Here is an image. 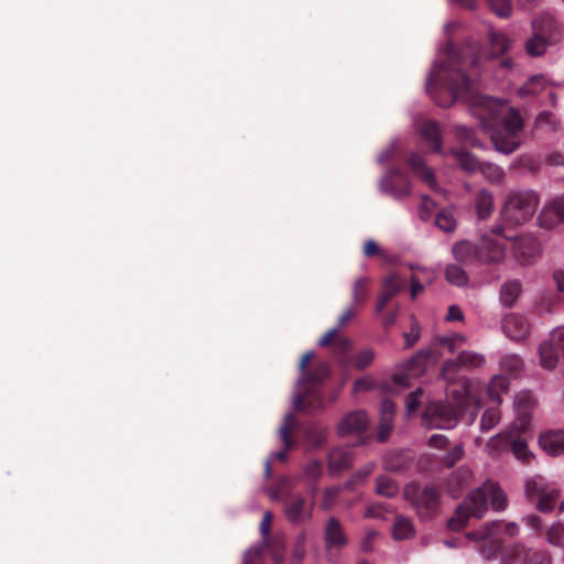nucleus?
I'll use <instances>...</instances> for the list:
<instances>
[{
    "instance_id": "aec40b11",
    "label": "nucleus",
    "mask_w": 564,
    "mask_h": 564,
    "mask_svg": "<svg viewBox=\"0 0 564 564\" xmlns=\"http://www.w3.org/2000/svg\"><path fill=\"white\" fill-rule=\"evenodd\" d=\"M532 33L544 37L551 43L558 41L561 32L556 20L549 13H543L535 18L532 23Z\"/></svg>"
},
{
    "instance_id": "4468645a",
    "label": "nucleus",
    "mask_w": 564,
    "mask_h": 564,
    "mask_svg": "<svg viewBox=\"0 0 564 564\" xmlns=\"http://www.w3.org/2000/svg\"><path fill=\"white\" fill-rule=\"evenodd\" d=\"M485 364V357L475 351L463 350L456 359L446 360L442 367V377L445 380L451 379V373L459 368L474 369L481 367Z\"/></svg>"
},
{
    "instance_id": "e2e57ef3",
    "label": "nucleus",
    "mask_w": 564,
    "mask_h": 564,
    "mask_svg": "<svg viewBox=\"0 0 564 564\" xmlns=\"http://www.w3.org/2000/svg\"><path fill=\"white\" fill-rule=\"evenodd\" d=\"M422 394L423 390L419 388L408 395V398L405 399V408L408 415L413 414L420 408V398L422 397Z\"/></svg>"
},
{
    "instance_id": "c756f323",
    "label": "nucleus",
    "mask_w": 564,
    "mask_h": 564,
    "mask_svg": "<svg viewBox=\"0 0 564 564\" xmlns=\"http://www.w3.org/2000/svg\"><path fill=\"white\" fill-rule=\"evenodd\" d=\"M293 432V416L291 414L284 417L283 424L280 427V437L284 444V448L275 453V458L280 462L288 459L289 449L293 448L295 442L292 437Z\"/></svg>"
},
{
    "instance_id": "5fc2aeb1",
    "label": "nucleus",
    "mask_w": 564,
    "mask_h": 564,
    "mask_svg": "<svg viewBox=\"0 0 564 564\" xmlns=\"http://www.w3.org/2000/svg\"><path fill=\"white\" fill-rule=\"evenodd\" d=\"M307 441L314 447H319L326 442V430L319 425H312L307 430Z\"/></svg>"
},
{
    "instance_id": "6e6d98bb",
    "label": "nucleus",
    "mask_w": 564,
    "mask_h": 564,
    "mask_svg": "<svg viewBox=\"0 0 564 564\" xmlns=\"http://www.w3.org/2000/svg\"><path fill=\"white\" fill-rule=\"evenodd\" d=\"M435 225L445 232H451L456 227V221L452 215V213L442 210L437 213L435 218Z\"/></svg>"
},
{
    "instance_id": "69168bd1",
    "label": "nucleus",
    "mask_w": 564,
    "mask_h": 564,
    "mask_svg": "<svg viewBox=\"0 0 564 564\" xmlns=\"http://www.w3.org/2000/svg\"><path fill=\"white\" fill-rule=\"evenodd\" d=\"M241 564H264L262 549L261 547L249 549L243 554Z\"/></svg>"
},
{
    "instance_id": "de8ad7c7",
    "label": "nucleus",
    "mask_w": 564,
    "mask_h": 564,
    "mask_svg": "<svg viewBox=\"0 0 564 564\" xmlns=\"http://www.w3.org/2000/svg\"><path fill=\"white\" fill-rule=\"evenodd\" d=\"M323 473V465L321 460L313 459L308 462L303 468V478L307 481L316 482Z\"/></svg>"
},
{
    "instance_id": "6e6552de",
    "label": "nucleus",
    "mask_w": 564,
    "mask_h": 564,
    "mask_svg": "<svg viewBox=\"0 0 564 564\" xmlns=\"http://www.w3.org/2000/svg\"><path fill=\"white\" fill-rule=\"evenodd\" d=\"M539 200L532 191L513 192L508 195L501 212V218L506 226H520L534 215Z\"/></svg>"
},
{
    "instance_id": "72a5a7b5",
    "label": "nucleus",
    "mask_w": 564,
    "mask_h": 564,
    "mask_svg": "<svg viewBox=\"0 0 564 564\" xmlns=\"http://www.w3.org/2000/svg\"><path fill=\"white\" fill-rule=\"evenodd\" d=\"M415 530L410 518L398 516L394 519L392 535L394 540L402 541L414 535Z\"/></svg>"
},
{
    "instance_id": "58836bf2",
    "label": "nucleus",
    "mask_w": 564,
    "mask_h": 564,
    "mask_svg": "<svg viewBox=\"0 0 564 564\" xmlns=\"http://www.w3.org/2000/svg\"><path fill=\"white\" fill-rule=\"evenodd\" d=\"M509 390V380L505 376H495L488 386V395L499 405L500 394Z\"/></svg>"
},
{
    "instance_id": "9b49d317",
    "label": "nucleus",
    "mask_w": 564,
    "mask_h": 564,
    "mask_svg": "<svg viewBox=\"0 0 564 564\" xmlns=\"http://www.w3.org/2000/svg\"><path fill=\"white\" fill-rule=\"evenodd\" d=\"M314 501L307 502L300 494L290 495L284 500L283 511L286 520L293 524H302L311 520Z\"/></svg>"
},
{
    "instance_id": "0eeeda50",
    "label": "nucleus",
    "mask_w": 564,
    "mask_h": 564,
    "mask_svg": "<svg viewBox=\"0 0 564 564\" xmlns=\"http://www.w3.org/2000/svg\"><path fill=\"white\" fill-rule=\"evenodd\" d=\"M420 134L433 152L442 155L452 154L455 156L460 169L469 174L479 172L482 162L478 161L475 155L466 150L452 148L447 152L444 151L441 127L436 121L423 120L420 124Z\"/></svg>"
},
{
    "instance_id": "4d7b16f0",
    "label": "nucleus",
    "mask_w": 564,
    "mask_h": 564,
    "mask_svg": "<svg viewBox=\"0 0 564 564\" xmlns=\"http://www.w3.org/2000/svg\"><path fill=\"white\" fill-rule=\"evenodd\" d=\"M339 494L340 487L338 486L326 488L324 490L323 499L319 505L321 509L326 511L330 510L336 505Z\"/></svg>"
},
{
    "instance_id": "3c124183",
    "label": "nucleus",
    "mask_w": 564,
    "mask_h": 564,
    "mask_svg": "<svg viewBox=\"0 0 564 564\" xmlns=\"http://www.w3.org/2000/svg\"><path fill=\"white\" fill-rule=\"evenodd\" d=\"M510 451L518 459L522 462H528L532 456L531 452L528 448L527 442L521 437L513 438V441L511 442Z\"/></svg>"
},
{
    "instance_id": "a19ab883",
    "label": "nucleus",
    "mask_w": 564,
    "mask_h": 564,
    "mask_svg": "<svg viewBox=\"0 0 564 564\" xmlns=\"http://www.w3.org/2000/svg\"><path fill=\"white\" fill-rule=\"evenodd\" d=\"M306 555V533L300 532L292 545L291 550V564H302Z\"/></svg>"
},
{
    "instance_id": "0e129e2a",
    "label": "nucleus",
    "mask_w": 564,
    "mask_h": 564,
    "mask_svg": "<svg viewBox=\"0 0 564 564\" xmlns=\"http://www.w3.org/2000/svg\"><path fill=\"white\" fill-rule=\"evenodd\" d=\"M538 126H550L553 130H556L560 126L557 117L551 111H542L535 119Z\"/></svg>"
},
{
    "instance_id": "412c9836",
    "label": "nucleus",
    "mask_w": 564,
    "mask_h": 564,
    "mask_svg": "<svg viewBox=\"0 0 564 564\" xmlns=\"http://www.w3.org/2000/svg\"><path fill=\"white\" fill-rule=\"evenodd\" d=\"M368 425L369 419L365 411H352L338 424V434L341 436L361 434L367 430Z\"/></svg>"
},
{
    "instance_id": "20e7f679",
    "label": "nucleus",
    "mask_w": 564,
    "mask_h": 564,
    "mask_svg": "<svg viewBox=\"0 0 564 564\" xmlns=\"http://www.w3.org/2000/svg\"><path fill=\"white\" fill-rule=\"evenodd\" d=\"M455 260L462 264L498 263L503 260L506 248L490 235H482L479 242L474 245L467 240L456 242L452 249Z\"/></svg>"
},
{
    "instance_id": "79ce46f5",
    "label": "nucleus",
    "mask_w": 564,
    "mask_h": 564,
    "mask_svg": "<svg viewBox=\"0 0 564 564\" xmlns=\"http://www.w3.org/2000/svg\"><path fill=\"white\" fill-rule=\"evenodd\" d=\"M552 43L540 35L532 33V36L525 42V52L530 56H541L545 53L549 45Z\"/></svg>"
},
{
    "instance_id": "f8f14e48",
    "label": "nucleus",
    "mask_w": 564,
    "mask_h": 564,
    "mask_svg": "<svg viewBox=\"0 0 564 564\" xmlns=\"http://www.w3.org/2000/svg\"><path fill=\"white\" fill-rule=\"evenodd\" d=\"M380 185L382 191L398 198L405 197L411 192L410 180L399 167L389 169L382 177Z\"/></svg>"
},
{
    "instance_id": "4be33fe9",
    "label": "nucleus",
    "mask_w": 564,
    "mask_h": 564,
    "mask_svg": "<svg viewBox=\"0 0 564 564\" xmlns=\"http://www.w3.org/2000/svg\"><path fill=\"white\" fill-rule=\"evenodd\" d=\"M474 480V474L470 468L460 466L447 479L446 488L453 498H458L462 492L468 488Z\"/></svg>"
},
{
    "instance_id": "473e14b6",
    "label": "nucleus",
    "mask_w": 564,
    "mask_h": 564,
    "mask_svg": "<svg viewBox=\"0 0 564 564\" xmlns=\"http://www.w3.org/2000/svg\"><path fill=\"white\" fill-rule=\"evenodd\" d=\"M476 212L479 219H486L494 210V196L487 189H480L475 198Z\"/></svg>"
},
{
    "instance_id": "c85d7f7f",
    "label": "nucleus",
    "mask_w": 564,
    "mask_h": 564,
    "mask_svg": "<svg viewBox=\"0 0 564 564\" xmlns=\"http://www.w3.org/2000/svg\"><path fill=\"white\" fill-rule=\"evenodd\" d=\"M412 457L409 452L391 451L383 457V466L387 470L399 473L410 468Z\"/></svg>"
},
{
    "instance_id": "ddd939ff",
    "label": "nucleus",
    "mask_w": 564,
    "mask_h": 564,
    "mask_svg": "<svg viewBox=\"0 0 564 564\" xmlns=\"http://www.w3.org/2000/svg\"><path fill=\"white\" fill-rule=\"evenodd\" d=\"M500 527V522H490L484 524L478 532L480 540L479 551L486 558L496 556L501 550L502 542L498 536Z\"/></svg>"
},
{
    "instance_id": "13d9d810",
    "label": "nucleus",
    "mask_w": 564,
    "mask_h": 564,
    "mask_svg": "<svg viewBox=\"0 0 564 564\" xmlns=\"http://www.w3.org/2000/svg\"><path fill=\"white\" fill-rule=\"evenodd\" d=\"M375 359V351L370 348L364 349L354 356V366L357 370H364L371 365Z\"/></svg>"
},
{
    "instance_id": "423d86ee",
    "label": "nucleus",
    "mask_w": 564,
    "mask_h": 564,
    "mask_svg": "<svg viewBox=\"0 0 564 564\" xmlns=\"http://www.w3.org/2000/svg\"><path fill=\"white\" fill-rule=\"evenodd\" d=\"M403 496L422 521L433 519L441 510V490L435 485L410 482L404 487Z\"/></svg>"
},
{
    "instance_id": "f257e3e1",
    "label": "nucleus",
    "mask_w": 564,
    "mask_h": 564,
    "mask_svg": "<svg viewBox=\"0 0 564 564\" xmlns=\"http://www.w3.org/2000/svg\"><path fill=\"white\" fill-rule=\"evenodd\" d=\"M446 61L435 64L426 83V90L443 108L464 99L470 105L471 113L478 118L481 128L490 133L495 149L512 153L519 147V132L523 122L519 112L509 109L500 99L479 95L475 82L479 76V59L470 47L457 48L453 43L445 47Z\"/></svg>"
},
{
    "instance_id": "9d476101",
    "label": "nucleus",
    "mask_w": 564,
    "mask_h": 564,
    "mask_svg": "<svg viewBox=\"0 0 564 564\" xmlns=\"http://www.w3.org/2000/svg\"><path fill=\"white\" fill-rule=\"evenodd\" d=\"M464 413L452 403L434 402L425 408L423 423L427 429H452Z\"/></svg>"
},
{
    "instance_id": "f3484780",
    "label": "nucleus",
    "mask_w": 564,
    "mask_h": 564,
    "mask_svg": "<svg viewBox=\"0 0 564 564\" xmlns=\"http://www.w3.org/2000/svg\"><path fill=\"white\" fill-rule=\"evenodd\" d=\"M406 286V278L397 272L390 273L382 282V291L377 301V313H381L389 301Z\"/></svg>"
},
{
    "instance_id": "a878e982",
    "label": "nucleus",
    "mask_w": 564,
    "mask_h": 564,
    "mask_svg": "<svg viewBox=\"0 0 564 564\" xmlns=\"http://www.w3.org/2000/svg\"><path fill=\"white\" fill-rule=\"evenodd\" d=\"M408 164L413 171V173L417 177H420L424 183H426L431 189L435 191L437 188L435 174L432 169L426 166L422 155L417 153H411L408 159Z\"/></svg>"
},
{
    "instance_id": "a18cd8bd",
    "label": "nucleus",
    "mask_w": 564,
    "mask_h": 564,
    "mask_svg": "<svg viewBox=\"0 0 564 564\" xmlns=\"http://www.w3.org/2000/svg\"><path fill=\"white\" fill-rule=\"evenodd\" d=\"M445 276L449 283L456 286H464L468 282V276L465 270L456 264H448L446 267Z\"/></svg>"
},
{
    "instance_id": "ea45409f",
    "label": "nucleus",
    "mask_w": 564,
    "mask_h": 564,
    "mask_svg": "<svg viewBox=\"0 0 564 564\" xmlns=\"http://www.w3.org/2000/svg\"><path fill=\"white\" fill-rule=\"evenodd\" d=\"M465 455L463 444H455L444 455L436 458V460L446 468L455 466Z\"/></svg>"
},
{
    "instance_id": "864d4df0",
    "label": "nucleus",
    "mask_w": 564,
    "mask_h": 564,
    "mask_svg": "<svg viewBox=\"0 0 564 564\" xmlns=\"http://www.w3.org/2000/svg\"><path fill=\"white\" fill-rule=\"evenodd\" d=\"M491 10L499 17L508 19L512 14V3L510 0H488Z\"/></svg>"
},
{
    "instance_id": "2eb2a0df",
    "label": "nucleus",
    "mask_w": 564,
    "mask_h": 564,
    "mask_svg": "<svg viewBox=\"0 0 564 564\" xmlns=\"http://www.w3.org/2000/svg\"><path fill=\"white\" fill-rule=\"evenodd\" d=\"M446 381L448 382L447 395L451 399L448 403H452L454 406L465 412L474 401L468 379L462 377L457 381H453L451 377V379Z\"/></svg>"
},
{
    "instance_id": "7ed1b4c3",
    "label": "nucleus",
    "mask_w": 564,
    "mask_h": 564,
    "mask_svg": "<svg viewBox=\"0 0 564 564\" xmlns=\"http://www.w3.org/2000/svg\"><path fill=\"white\" fill-rule=\"evenodd\" d=\"M465 343V336L462 334H454L452 336H443L435 338L433 347L429 350H422L413 356L405 365L403 373H395L392 377V382H384L381 389L386 393H397L400 389L409 386L410 378L419 377L426 368L430 358L442 355L444 350L449 354L456 351Z\"/></svg>"
},
{
    "instance_id": "7c9ffc66",
    "label": "nucleus",
    "mask_w": 564,
    "mask_h": 564,
    "mask_svg": "<svg viewBox=\"0 0 564 564\" xmlns=\"http://www.w3.org/2000/svg\"><path fill=\"white\" fill-rule=\"evenodd\" d=\"M412 274L410 276V293L412 300H415L419 294L424 290V283H431L434 279V274L425 269L411 267Z\"/></svg>"
},
{
    "instance_id": "dca6fc26",
    "label": "nucleus",
    "mask_w": 564,
    "mask_h": 564,
    "mask_svg": "<svg viewBox=\"0 0 564 564\" xmlns=\"http://www.w3.org/2000/svg\"><path fill=\"white\" fill-rule=\"evenodd\" d=\"M348 536L336 517H329L324 525V545L327 551L341 550L348 545Z\"/></svg>"
},
{
    "instance_id": "c9c22d12",
    "label": "nucleus",
    "mask_w": 564,
    "mask_h": 564,
    "mask_svg": "<svg viewBox=\"0 0 564 564\" xmlns=\"http://www.w3.org/2000/svg\"><path fill=\"white\" fill-rule=\"evenodd\" d=\"M546 78L543 75L531 76L518 90L521 97L535 96L546 87Z\"/></svg>"
},
{
    "instance_id": "603ef678",
    "label": "nucleus",
    "mask_w": 564,
    "mask_h": 564,
    "mask_svg": "<svg viewBox=\"0 0 564 564\" xmlns=\"http://www.w3.org/2000/svg\"><path fill=\"white\" fill-rule=\"evenodd\" d=\"M479 172L486 180L492 183H497L503 178V171L492 163L482 162Z\"/></svg>"
},
{
    "instance_id": "1a4fd4ad",
    "label": "nucleus",
    "mask_w": 564,
    "mask_h": 564,
    "mask_svg": "<svg viewBox=\"0 0 564 564\" xmlns=\"http://www.w3.org/2000/svg\"><path fill=\"white\" fill-rule=\"evenodd\" d=\"M525 495L529 501L536 503L540 512H551L558 503V490L550 486L545 478L533 477L525 482Z\"/></svg>"
},
{
    "instance_id": "09e8293b",
    "label": "nucleus",
    "mask_w": 564,
    "mask_h": 564,
    "mask_svg": "<svg viewBox=\"0 0 564 564\" xmlns=\"http://www.w3.org/2000/svg\"><path fill=\"white\" fill-rule=\"evenodd\" d=\"M513 438L511 434H498L489 440L487 446L494 452L508 451Z\"/></svg>"
},
{
    "instance_id": "774afa93",
    "label": "nucleus",
    "mask_w": 564,
    "mask_h": 564,
    "mask_svg": "<svg viewBox=\"0 0 564 564\" xmlns=\"http://www.w3.org/2000/svg\"><path fill=\"white\" fill-rule=\"evenodd\" d=\"M549 341L554 344L557 348L561 349L562 354L564 355V327L555 328L549 338Z\"/></svg>"
},
{
    "instance_id": "c03bdc74",
    "label": "nucleus",
    "mask_w": 564,
    "mask_h": 564,
    "mask_svg": "<svg viewBox=\"0 0 564 564\" xmlns=\"http://www.w3.org/2000/svg\"><path fill=\"white\" fill-rule=\"evenodd\" d=\"M369 283L368 278H359L352 285V301L356 305H364L369 295Z\"/></svg>"
},
{
    "instance_id": "052dcab7",
    "label": "nucleus",
    "mask_w": 564,
    "mask_h": 564,
    "mask_svg": "<svg viewBox=\"0 0 564 564\" xmlns=\"http://www.w3.org/2000/svg\"><path fill=\"white\" fill-rule=\"evenodd\" d=\"M547 541L558 547L564 546V525L554 524L547 531Z\"/></svg>"
},
{
    "instance_id": "680f3d73",
    "label": "nucleus",
    "mask_w": 564,
    "mask_h": 564,
    "mask_svg": "<svg viewBox=\"0 0 564 564\" xmlns=\"http://www.w3.org/2000/svg\"><path fill=\"white\" fill-rule=\"evenodd\" d=\"M525 564H552V558L546 551L528 549V560Z\"/></svg>"
},
{
    "instance_id": "8fccbe9b",
    "label": "nucleus",
    "mask_w": 564,
    "mask_h": 564,
    "mask_svg": "<svg viewBox=\"0 0 564 564\" xmlns=\"http://www.w3.org/2000/svg\"><path fill=\"white\" fill-rule=\"evenodd\" d=\"M455 135L458 140L475 148H480L479 140L475 137V131L466 126H456Z\"/></svg>"
},
{
    "instance_id": "393cba45",
    "label": "nucleus",
    "mask_w": 564,
    "mask_h": 564,
    "mask_svg": "<svg viewBox=\"0 0 564 564\" xmlns=\"http://www.w3.org/2000/svg\"><path fill=\"white\" fill-rule=\"evenodd\" d=\"M395 413V404L389 399H384L380 405V421L377 438L379 442H386L392 431V421Z\"/></svg>"
},
{
    "instance_id": "5701e85b",
    "label": "nucleus",
    "mask_w": 564,
    "mask_h": 564,
    "mask_svg": "<svg viewBox=\"0 0 564 564\" xmlns=\"http://www.w3.org/2000/svg\"><path fill=\"white\" fill-rule=\"evenodd\" d=\"M322 347L333 346L334 355L339 362H345V355L351 347V341L346 337L338 336V328H332L318 340Z\"/></svg>"
},
{
    "instance_id": "37998d69",
    "label": "nucleus",
    "mask_w": 564,
    "mask_h": 564,
    "mask_svg": "<svg viewBox=\"0 0 564 564\" xmlns=\"http://www.w3.org/2000/svg\"><path fill=\"white\" fill-rule=\"evenodd\" d=\"M399 486L395 480L387 476H380L376 479V491L386 498H392L398 494Z\"/></svg>"
},
{
    "instance_id": "cd10ccee",
    "label": "nucleus",
    "mask_w": 564,
    "mask_h": 564,
    "mask_svg": "<svg viewBox=\"0 0 564 564\" xmlns=\"http://www.w3.org/2000/svg\"><path fill=\"white\" fill-rule=\"evenodd\" d=\"M542 449L551 456L564 453V431H551L542 434L539 440Z\"/></svg>"
},
{
    "instance_id": "6ab92c4d",
    "label": "nucleus",
    "mask_w": 564,
    "mask_h": 564,
    "mask_svg": "<svg viewBox=\"0 0 564 564\" xmlns=\"http://www.w3.org/2000/svg\"><path fill=\"white\" fill-rule=\"evenodd\" d=\"M541 227L551 229L564 223V196H560L547 204L539 215Z\"/></svg>"
},
{
    "instance_id": "bb28decb",
    "label": "nucleus",
    "mask_w": 564,
    "mask_h": 564,
    "mask_svg": "<svg viewBox=\"0 0 564 564\" xmlns=\"http://www.w3.org/2000/svg\"><path fill=\"white\" fill-rule=\"evenodd\" d=\"M352 465V452L348 447H337L328 454V468L332 474L340 473Z\"/></svg>"
},
{
    "instance_id": "4c0bfd02",
    "label": "nucleus",
    "mask_w": 564,
    "mask_h": 564,
    "mask_svg": "<svg viewBox=\"0 0 564 564\" xmlns=\"http://www.w3.org/2000/svg\"><path fill=\"white\" fill-rule=\"evenodd\" d=\"M489 41L492 54L497 56L505 55L511 46L510 37L501 32L491 31L489 33Z\"/></svg>"
},
{
    "instance_id": "338daca9",
    "label": "nucleus",
    "mask_w": 564,
    "mask_h": 564,
    "mask_svg": "<svg viewBox=\"0 0 564 564\" xmlns=\"http://www.w3.org/2000/svg\"><path fill=\"white\" fill-rule=\"evenodd\" d=\"M378 536V532L375 530H367L364 538L360 541V550L364 553H370L373 551V543L376 538Z\"/></svg>"
},
{
    "instance_id": "f704fd0d",
    "label": "nucleus",
    "mask_w": 564,
    "mask_h": 564,
    "mask_svg": "<svg viewBox=\"0 0 564 564\" xmlns=\"http://www.w3.org/2000/svg\"><path fill=\"white\" fill-rule=\"evenodd\" d=\"M528 560V549L514 544L505 549L501 556V564H525Z\"/></svg>"
},
{
    "instance_id": "a211bd4d",
    "label": "nucleus",
    "mask_w": 564,
    "mask_h": 564,
    "mask_svg": "<svg viewBox=\"0 0 564 564\" xmlns=\"http://www.w3.org/2000/svg\"><path fill=\"white\" fill-rule=\"evenodd\" d=\"M539 242L532 236H521L514 239L512 245L513 257L521 264H528L539 254Z\"/></svg>"
},
{
    "instance_id": "2f4dec72",
    "label": "nucleus",
    "mask_w": 564,
    "mask_h": 564,
    "mask_svg": "<svg viewBox=\"0 0 564 564\" xmlns=\"http://www.w3.org/2000/svg\"><path fill=\"white\" fill-rule=\"evenodd\" d=\"M560 354H562L561 349L549 340L542 343L539 347L541 365L546 369L556 367Z\"/></svg>"
},
{
    "instance_id": "b1692460",
    "label": "nucleus",
    "mask_w": 564,
    "mask_h": 564,
    "mask_svg": "<svg viewBox=\"0 0 564 564\" xmlns=\"http://www.w3.org/2000/svg\"><path fill=\"white\" fill-rule=\"evenodd\" d=\"M502 329L510 339L518 341L529 333V324L518 314H508L502 319Z\"/></svg>"
},
{
    "instance_id": "39448f33",
    "label": "nucleus",
    "mask_w": 564,
    "mask_h": 564,
    "mask_svg": "<svg viewBox=\"0 0 564 564\" xmlns=\"http://www.w3.org/2000/svg\"><path fill=\"white\" fill-rule=\"evenodd\" d=\"M330 375L327 364L317 365L299 379L302 390L294 397V408L297 411L313 412L323 408L324 401L317 389Z\"/></svg>"
},
{
    "instance_id": "bf43d9fd",
    "label": "nucleus",
    "mask_w": 564,
    "mask_h": 564,
    "mask_svg": "<svg viewBox=\"0 0 564 564\" xmlns=\"http://www.w3.org/2000/svg\"><path fill=\"white\" fill-rule=\"evenodd\" d=\"M260 547L271 552L273 564H284V547L282 545H276L271 540H264Z\"/></svg>"
},
{
    "instance_id": "f03ea898",
    "label": "nucleus",
    "mask_w": 564,
    "mask_h": 564,
    "mask_svg": "<svg viewBox=\"0 0 564 564\" xmlns=\"http://www.w3.org/2000/svg\"><path fill=\"white\" fill-rule=\"evenodd\" d=\"M489 501L495 511H503L508 507L506 492L492 480H486L468 494L448 519V529L458 532L466 528L470 517L482 518L488 511Z\"/></svg>"
},
{
    "instance_id": "e433bc0d",
    "label": "nucleus",
    "mask_w": 564,
    "mask_h": 564,
    "mask_svg": "<svg viewBox=\"0 0 564 564\" xmlns=\"http://www.w3.org/2000/svg\"><path fill=\"white\" fill-rule=\"evenodd\" d=\"M521 293V283L517 280L509 281L501 286L500 301L507 306L511 307Z\"/></svg>"
},
{
    "instance_id": "49530a36",
    "label": "nucleus",
    "mask_w": 564,
    "mask_h": 564,
    "mask_svg": "<svg viewBox=\"0 0 564 564\" xmlns=\"http://www.w3.org/2000/svg\"><path fill=\"white\" fill-rule=\"evenodd\" d=\"M499 405L488 408L480 420V430L482 432H488L492 427H495L500 421V411L498 409Z\"/></svg>"
}]
</instances>
